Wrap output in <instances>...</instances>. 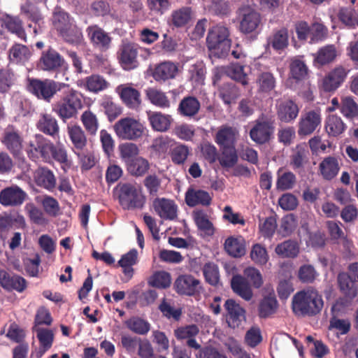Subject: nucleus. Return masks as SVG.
I'll list each match as a JSON object with an SVG mask.
<instances>
[{
	"label": "nucleus",
	"instance_id": "37",
	"mask_svg": "<svg viewBox=\"0 0 358 358\" xmlns=\"http://www.w3.org/2000/svg\"><path fill=\"white\" fill-rule=\"evenodd\" d=\"M73 22V18L61 7L57 6L55 8L52 17V22L58 35Z\"/></svg>",
	"mask_w": 358,
	"mask_h": 358
},
{
	"label": "nucleus",
	"instance_id": "4",
	"mask_svg": "<svg viewBox=\"0 0 358 358\" xmlns=\"http://www.w3.org/2000/svg\"><path fill=\"white\" fill-rule=\"evenodd\" d=\"M237 15L239 32L257 38L262 27V17L260 13L251 7L243 6L238 8Z\"/></svg>",
	"mask_w": 358,
	"mask_h": 358
},
{
	"label": "nucleus",
	"instance_id": "53",
	"mask_svg": "<svg viewBox=\"0 0 358 358\" xmlns=\"http://www.w3.org/2000/svg\"><path fill=\"white\" fill-rule=\"evenodd\" d=\"M341 113L348 119L358 116V104L350 96H343L341 101Z\"/></svg>",
	"mask_w": 358,
	"mask_h": 358
},
{
	"label": "nucleus",
	"instance_id": "27",
	"mask_svg": "<svg viewBox=\"0 0 358 358\" xmlns=\"http://www.w3.org/2000/svg\"><path fill=\"white\" fill-rule=\"evenodd\" d=\"M231 287L234 293L240 296L245 301H250L253 296V292L248 280L241 275L232 277Z\"/></svg>",
	"mask_w": 358,
	"mask_h": 358
},
{
	"label": "nucleus",
	"instance_id": "56",
	"mask_svg": "<svg viewBox=\"0 0 358 358\" xmlns=\"http://www.w3.org/2000/svg\"><path fill=\"white\" fill-rule=\"evenodd\" d=\"M244 67L238 63H232L230 66L226 67L225 73L227 76L241 83L243 86L248 85V78L246 73L243 71Z\"/></svg>",
	"mask_w": 358,
	"mask_h": 358
},
{
	"label": "nucleus",
	"instance_id": "17",
	"mask_svg": "<svg viewBox=\"0 0 358 358\" xmlns=\"http://www.w3.org/2000/svg\"><path fill=\"white\" fill-rule=\"evenodd\" d=\"M201 282L191 275H181L174 282L175 291L180 295L193 296L201 289Z\"/></svg>",
	"mask_w": 358,
	"mask_h": 358
},
{
	"label": "nucleus",
	"instance_id": "57",
	"mask_svg": "<svg viewBox=\"0 0 358 358\" xmlns=\"http://www.w3.org/2000/svg\"><path fill=\"white\" fill-rule=\"evenodd\" d=\"M222 155L219 158L222 167H233L238 162V155L234 145L222 147Z\"/></svg>",
	"mask_w": 358,
	"mask_h": 358
},
{
	"label": "nucleus",
	"instance_id": "7",
	"mask_svg": "<svg viewBox=\"0 0 358 358\" xmlns=\"http://www.w3.org/2000/svg\"><path fill=\"white\" fill-rule=\"evenodd\" d=\"M275 122L271 115H262L250 131L252 141L259 145L268 143L275 131Z\"/></svg>",
	"mask_w": 358,
	"mask_h": 358
},
{
	"label": "nucleus",
	"instance_id": "3",
	"mask_svg": "<svg viewBox=\"0 0 358 358\" xmlns=\"http://www.w3.org/2000/svg\"><path fill=\"white\" fill-rule=\"evenodd\" d=\"M27 81V91L47 103H50L54 96L65 87L64 83L50 78H28Z\"/></svg>",
	"mask_w": 358,
	"mask_h": 358
},
{
	"label": "nucleus",
	"instance_id": "41",
	"mask_svg": "<svg viewBox=\"0 0 358 358\" xmlns=\"http://www.w3.org/2000/svg\"><path fill=\"white\" fill-rule=\"evenodd\" d=\"M320 171L325 180H331L334 178L339 171L338 161L334 157H327L320 164Z\"/></svg>",
	"mask_w": 358,
	"mask_h": 358
},
{
	"label": "nucleus",
	"instance_id": "14",
	"mask_svg": "<svg viewBox=\"0 0 358 358\" xmlns=\"http://www.w3.org/2000/svg\"><path fill=\"white\" fill-rule=\"evenodd\" d=\"M350 70L348 67L337 66L327 74L322 80V89L326 92L336 91L345 82Z\"/></svg>",
	"mask_w": 358,
	"mask_h": 358
},
{
	"label": "nucleus",
	"instance_id": "64",
	"mask_svg": "<svg viewBox=\"0 0 358 358\" xmlns=\"http://www.w3.org/2000/svg\"><path fill=\"white\" fill-rule=\"evenodd\" d=\"M149 283L151 286L158 289H167L170 287L171 275L169 273L166 271L155 272L151 276Z\"/></svg>",
	"mask_w": 358,
	"mask_h": 358
},
{
	"label": "nucleus",
	"instance_id": "45",
	"mask_svg": "<svg viewBox=\"0 0 358 358\" xmlns=\"http://www.w3.org/2000/svg\"><path fill=\"white\" fill-rule=\"evenodd\" d=\"M275 252L282 257L295 258L299 252V246L295 241H285L275 246Z\"/></svg>",
	"mask_w": 358,
	"mask_h": 358
},
{
	"label": "nucleus",
	"instance_id": "33",
	"mask_svg": "<svg viewBox=\"0 0 358 358\" xmlns=\"http://www.w3.org/2000/svg\"><path fill=\"white\" fill-rule=\"evenodd\" d=\"M148 120L153 130L164 132L170 129L172 118L170 115L161 112H149Z\"/></svg>",
	"mask_w": 358,
	"mask_h": 358
},
{
	"label": "nucleus",
	"instance_id": "61",
	"mask_svg": "<svg viewBox=\"0 0 358 358\" xmlns=\"http://www.w3.org/2000/svg\"><path fill=\"white\" fill-rule=\"evenodd\" d=\"M50 163L55 160L62 165L69 166L67 150L62 144L55 145L51 142Z\"/></svg>",
	"mask_w": 358,
	"mask_h": 358
},
{
	"label": "nucleus",
	"instance_id": "23",
	"mask_svg": "<svg viewBox=\"0 0 358 358\" xmlns=\"http://www.w3.org/2000/svg\"><path fill=\"white\" fill-rule=\"evenodd\" d=\"M78 86L92 93L98 94L109 87V83L99 74H92L78 81Z\"/></svg>",
	"mask_w": 358,
	"mask_h": 358
},
{
	"label": "nucleus",
	"instance_id": "20",
	"mask_svg": "<svg viewBox=\"0 0 358 358\" xmlns=\"http://www.w3.org/2000/svg\"><path fill=\"white\" fill-rule=\"evenodd\" d=\"M152 207L158 216L165 220H174L177 218L178 206L171 199L156 198L152 201Z\"/></svg>",
	"mask_w": 358,
	"mask_h": 358
},
{
	"label": "nucleus",
	"instance_id": "43",
	"mask_svg": "<svg viewBox=\"0 0 358 358\" xmlns=\"http://www.w3.org/2000/svg\"><path fill=\"white\" fill-rule=\"evenodd\" d=\"M325 129L329 135L337 136L345 131L347 126L341 117L330 115L327 117Z\"/></svg>",
	"mask_w": 358,
	"mask_h": 358
},
{
	"label": "nucleus",
	"instance_id": "1",
	"mask_svg": "<svg viewBox=\"0 0 358 358\" xmlns=\"http://www.w3.org/2000/svg\"><path fill=\"white\" fill-rule=\"evenodd\" d=\"M324 305L322 295L312 286L295 293L292 301L293 313L298 317L315 316L322 312Z\"/></svg>",
	"mask_w": 358,
	"mask_h": 358
},
{
	"label": "nucleus",
	"instance_id": "28",
	"mask_svg": "<svg viewBox=\"0 0 358 358\" xmlns=\"http://www.w3.org/2000/svg\"><path fill=\"white\" fill-rule=\"evenodd\" d=\"M36 4L37 3L27 0V1L20 6L21 14L27 17V20L35 23L33 28V31L35 34H38L36 24H38L39 27L41 22L43 20L41 10L36 6Z\"/></svg>",
	"mask_w": 358,
	"mask_h": 358
},
{
	"label": "nucleus",
	"instance_id": "46",
	"mask_svg": "<svg viewBox=\"0 0 358 358\" xmlns=\"http://www.w3.org/2000/svg\"><path fill=\"white\" fill-rule=\"evenodd\" d=\"M235 141V131L232 127L228 126L222 127L216 133L215 143L220 147L234 145Z\"/></svg>",
	"mask_w": 358,
	"mask_h": 358
},
{
	"label": "nucleus",
	"instance_id": "26",
	"mask_svg": "<svg viewBox=\"0 0 358 358\" xmlns=\"http://www.w3.org/2000/svg\"><path fill=\"white\" fill-rule=\"evenodd\" d=\"M67 133L73 146V152L84 150L87 146V140L81 127L78 124L68 125Z\"/></svg>",
	"mask_w": 358,
	"mask_h": 358
},
{
	"label": "nucleus",
	"instance_id": "10",
	"mask_svg": "<svg viewBox=\"0 0 358 358\" xmlns=\"http://www.w3.org/2000/svg\"><path fill=\"white\" fill-rule=\"evenodd\" d=\"M66 64L64 58L52 46L43 50L38 61L37 66L43 71L54 73L59 71Z\"/></svg>",
	"mask_w": 358,
	"mask_h": 358
},
{
	"label": "nucleus",
	"instance_id": "50",
	"mask_svg": "<svg viewBox=\"0 0 358 358\" xmlns=\"http://www.w3.org/2000/svg\"><path fill=\"white\" fill-rule=\"evenodd\" d=\"M191 154V148L188 145L179 144L170 150V158L173 164L182 165Z\"/></svg>",
	"mask_w": 358,
	"mask_h": 358
},
{
	"label": "nucleus",
	"instance_id": "25",
	"mask_svg": "<svg viewBox=\"0 0 358 358\" xmlns=\"http://www.w3.org/2000/svg\"><path fill=\"white\" fill-rule=\"evenodd\" d=\"M1 27L7 29L8 31L15 34L22 40L27 41V34L23 26L22 20L18 16H13L3 13Z\"/></svg>",
	"mask_w": 358,
	"mask_h": 358
},
{
	"label": "nucleus",
	"instance_id": "31",
	"mask_svg": "<svg viewBox=\"0 0 358 358\" xmlns=\"http://www.w3.org/2000/svg\"><path fill=\"white\" fill-rule=\"evenodd\" d=\"M201 109V103L197 98L186 96L179 103L178 112L182 116L192 117L196 115Z\"/></svg>",
	"mask_w": 358,
	"mask_h": 358
},
{
	"label": "nucleus",
	"instance_id": "54",
	"mask_svg": "<svg viewBox=\"0 0 358 358\" xmlns=\"http://www.w3.org/2000/svg\"><path fill=\"white\" fill-rule=\"evenodd\" d=\"M127 328L138 335H145L150 331V323L139 317H133L126 322Z\"/></svg>",
	"mask_w": 358,
	"mask_h": 358
},
{
	"label": "nucleus",
	"instance_id": "11",
	"mask_svg": "<svg viewBox=\"0 0 358 358\" xmlns=\"http://www.w3.org/2000/svg\"><path fill=\"white\" fill-rule=\"evenodd\" d=\"M139 48L134 43H123L117 52V59L120 66L125 71L134 70L138 66Z\"/></svg>",
	"mask_w": 358,
	"mask_h": 358
},
{
	"label": "nucleus",
	"instance_id": "59",
	"mask_svg": "<svg viewBox=\"0 0 358 358\" xmlns=\"http://www.w3.org/2000/svg\"><path fill=\"white\" fill-rule=\"evenodd\" d=\"M277 189L287 190L292 189L296 184V175L292 171H285L280 173V169L277 172Z\"/></svg>",
	"mask_w": 358,
	"mask_h": 358
},
{
	"label": "nucleus",
	"instance_id": "5",
	"mask_svg": "<svg viewBox=\"0 0 358 358\" xmlns=\"http://www.w3.org/2000/svg\"><path fill=\"white\" fill-rule=\"evenodd\" d=\"M115 134L123 141H136L145 132V127L134 117H125L117 120L113 126Z\"/></svg>",
	"mask_w": 358,
	"mask_h": 358
},
{
	"label": "nucleus",
	"instance_id": "55",
	"mask_svg": "<svg viewBox=\"0 0 358 358\" xmlns=\"http://www.w3.org/2000/svg\"><path fill=\"white\" fill-rule=\"evenodd\" d=\"M194 222L197 227L206 232V235L212 236L214 233L213 223L208 220L206 213L202 210L193 212Z\"/></svg>",
	"mask_w": 358,
	"mask_h": 358
},
{
	"label": "nucleus",
	"instance_id": "13",
	"mask_svg": "<svg viewBox=\"0 0 358 358\" xmlns=\"http://www.w3.org/2000/svg\"><path fill=\"white\" fill-rule=\"evenodd\" d=\"M1 143L13 156H18L23 149V137L20 131L13 126L6 127L1 137Z\"/></svg>",
	"mask_w": 358,
	"mask_h": 358
},
{
	"label": "nucleus",
	"instance_id": "9",
	"mask_svg": "<svg viewBox=\"0 0 358 358\" xmlns=\"http://www.w3.org/2000/svg\"><path fill=\"white\" fill-rule=\"evenodd\" d=\"M51 141L42 134H36L27 147V155L34 162L50 163Z\"/></svg>",
	"mask_w": 358,
	"mask_h": 358
},
{
	"label": "nucleus",
	"instance_id": "12",
	"mask_svg": "<svg viewBox=\"0 0 358 358\" xmlns=\"http://www.w3.org/2000/svg\"><path fill=\"white\" fill-rule=\"evenodd\" d=\"M85 31L94 49L100 52H106L111 47L113 38L98 24L88 26Z\"/></svg>",
	"mask_w": 358,
	"mask_h": 358
},
{
	"label": "nucleus",
	"instance_id": "49",
	"mask_svg": "<svg viewBox=\"0 0 358 358\" xmlns=\"http://www.w3.org/2000/svg\"><path fill=\"white\" fill-rule=\"evenodd\" d=\"M126 165L127 171L134 177H141L150 169L148 161L142 157H136L134 160L129 161Z\"/></svg>",
	"mask_w": 358,
	"mask_h": 358
},
{
	"label": "nucleus",
	"instance_id": "18",
	"mask_svg": "<svg viewBox=\"0 0 358 358\" xmlns=\"http://www.w3.org/2000/svg\"><path fill=\"white\" fill-rule=\"evenodd\" d=\"M224 308L226 311V320L229 327L235 329L241 325L245 319V311L234 299H229L224 301Z\"/></svg>",
	"mask_w": 358,
	"mask_h": 358
},
{
	"label": "nucleus",
	"instance_id": "36",
	"mask_svg": "<svg viewBox=\"0 0 358 358\" xmlns=\"http://www.w3.org/2000/svg\"><path fill=\"white\" fill-rule=\"evenodd\" d=\"M193 16V11L189 6H182L174 10L170 16V23L176 27L186 25Z\"/></svg>",
	"mask_w": 358,
	"mask_h": 358
},
{
	"label": "nucleus",
	"instance_id": "48",
	"mask_svg": "<svg viewBox=\"0 0 358 358\" xmlns=\"http://www.w3.org/2000/svg\"><path fill=\"white\" fill-rule=\"evenodd\" d=\"M219 95L224 104L230 105L232 101L240 95V91L236 84L232 82H227L220 86Z\"/></svg>",
	"mask_w": 358,
	"mask_h": 358
},
{
	"label": "nucleus",
	"instance_id": "8",
	"mask_svg": "<svg viewBox=\"0 0 358 358\" xmlns=\"http://www.w3.org/2000/svg\"><path fill=\"white\" fill-rule=\"evenodd\" d=\"M229 31L224 25H217L210 30L206 37L207 47L215 54L227 53L230 47Z\"/></svg>",
	"mask_w": 358,
	"mask_h": 358
},
{
	"label": "nucleus",
	"instance_id": "6",
	"mask_svg": "<svg viewBox=\"0 0 358 358\" xmlns=\"http://www.w3.org/2000/svg\"><path fill=\"white\" fill-rule=\"evenodd\" d=\"M120 204L125 209L141 208L145 203V197L131 183H119L116 187Z\"/></svg>",
	"mask_w": 358,
	"mask_h": 358
},
{
	"label": "nucleus",
	"instance_id": "35",
	"mask_svg": "<svg viewBox=\"0 0 358 358\" xmlns=\"http://www.w3.org/2000/svg\"><path fill=\"white\" fill-rule=\"evenodd\" d=\"M290 78L295 83L304 81L308 77V69L305 62L299 58H294L289 64Z\"/></svg>",
	"mask_w": 358,
	"mask_h": 358
},
{
	"label": "nucleus",
	"instance_id": "39",
	"mask_svg": "<svg viewBox=\"0 0 358 358\" xmlns=\"http://www.w3.org/2000/svg\"><path fill=\"white\" fill-rule=\"evenodd\" d=\"M31 56V52L26 45L14 43L8 50V58L14 63H24Z\"/></svg>",
	"mask_w": 358,
	"mask_h": 358
},
{
	"label": "nucleus",
	"instance_id": "24",
	"mask_svg": "<svg viewBox=\"0 0 358 358\" xmlns=\"http://www.w3.org/2000/svg\"><path fill=\"white\" fill-rule=\"evenodd\" d=\"M34 180L36 185L48 191L56 187L57 180L52 171L47 167H39L34 172Z\"/></svg>",
	"mask_w": 358,
	"mask_h": 358
},
{
	"label": "nucleus",
	"instance_id": "21",
	"mask_svg": "<svg viewBox=\"0 0 358 358\" xmlns=\"http://www.w3.org/2000/svg\"><path fill=\"white\" fill-rule=\"evenodd\" d=\"M122 103L129 109L137 110L141 105V93L136 89L121 84L116 89Z\"/></svg>",
	"mask_w": 358,
	"mask_h": 358
},
{
	"label": "nucleus",
	"instance_id": "52",
	"mask_svg": "<svg viewBox=\"0 0 358 358\" xmlns=\"http://www.w3.org/2000/svg\"><path fill=\"white\" fill-rule=\"evenodd\" d=\"M268 44L275 51H280L285 49L289 44L288 31L286 28L275 31L268 39Z\"/></svg>",
	"mask_w": 358,
	"mask_h": 358
},
{
	"label": "nucleus",
	"instance_id": "44",
	"mask_svg": "<svg viewBox=\"0 0 358 358\" xmlns=\"http://www.w3.org/2000/svg\"><path fill=\"white\" fill-rule=\"evenodd\" d=\"M80 120L88 134L92 136L96 134L99 130V119L95 113L90 109L85 110L81 114Z\"/></svg>",
	"mask_w": 358,
	"mask_h": 358
},
{
	"label": "nucleus",
	"instance_id": "2",
	"mask_svg": "<svg viewBox=\"0 0 358 358\" xmlns=\"http://www.w3.org/2000/svg\"><path fill=\"white\" fill-rule=\"evenodd\" d=\"M83 106V94L77 90L71 89L52 105V111L63 122H66L67 120L76 117Z\"/></svg>",
	"mask_w": 358,
	"mask_h": 358
},
{
	"label": "nucleus",
	"instance_id": "30",
	"mask_svg": "<svg viewBox=\"0 0 358 358\" xmlns=\"http://www.w3.org/2000/svg\"><path fill=\"white\" fill-rule=\"evenodd\" d=\"M178 72V67L171 62L157 64L152 71V77L157 81H166L173 78Z\"/></svg>",
	"mask_w": 358,
	"mask_h": 358
},
{
	"label": "nucleus",
	"instance_id": "34",
	"mask_svg": "<svg viewBox=\"0 0 358 358\" xmlns=\"http://www.w3.org/2000/svg\"><path fill=\"white\" fill-rule=\"evenodd\" d=\"M62 39L71 45H79L83 41L82 29L73 22L59 34Z\"/></svg>",
	"mask_w": 358,
	"mask_h": 358
},
{
	"label": "nucleus",
	"instance_id": "51",
	"mask_svg": "<svg viewBox=\"0 0 358 358\" xmlns=\"http://www.w3.org/2000/svg\"><path fill=\"white\" fill-rule=\"evenodd\" d=\"M278 310V300L275 297L266 296L259 303V316L266 318L276 313Z\"/></svg>",
	"mask_w": 358,
	"mask_h": 358
},
{
	"label": "nucleus",
	"instance_id": "63",
	"mask_svg": "<svg viewBox=\"0 0 358 358\" xmlns=\"http://www.w3.org/2000/svg\"><path fill=\"white\" fill-rule=\"evenodd\" d=\"M203 272L206 281L211 285H217L220 281L218 266L213 262L205 264Z\"/></svg>",
	"mask_w": 358,
	"mask_h": 358
},
{
	"label": "nucleus",
	"instance_id": "38",
	"mask_svg": "<svg viewBox=\"0 0 358 358\" xmlns=\"http://www.w3.org/2000/svg\"><path fill=\"white\" fill-rule=\"evenodd\" d=\"M226 252L233 257H241L245 253L244 240L233 236L227 238L224 243Z\"/></svg>",
	"mask_w": 358,
	"mask_h": 358
},
{
	"label": "nucleus",
	"instance_id": "22",
	"mask_svg": "<svg viewBox=\"0 0 358 358\" xmlns=\"http://www.w3.org/2000/svg\"><path fill=\"white\" fill-rule=\"evenodd\" d=\"M275 109L278 119L284 123L293 122L299 112L297 104L292 99L280 101L275 106Z\"/></svg>",
	"mask_w": 358,
	"mask_h": 358
},
{
	"label": "nucleus",
	"instance_id": "58",
	"mask_svg": "<svg viewBox=\"0 0 358 358\" xmlns=\"http://www.w3.org/2000/svg\"><path fill=\"white\" fill-rule=\"evenodd\" d=\"M338 18L350 27L358 26V15L352 7H342L337 14Z\"/></svg>",
	"mask_w": 358,
	"mask_h": 358
},
{
	"label": "nucleus",
	"instance_id": "62",
	"mask_svg": "<svg viewBox=\"0 0 358 358\" xmlns=\"http://www.w3.org/2000/svg\"><path fill=\"white\" fill-rule=\"evenodd\" d=\"M337 52L334 45H327L320 48L315 57V61L320 64H326L334 61L336 57Z\"/></svg>",
	"mask_w": 358,
	"mask_h": 358
},
{
	"label": "nucleus",
	"instance_id": "40",
	"mask_svg": "<svg viewBox=\"0 0 358 358\" xmlns=\"http://www.w3.org/2000/svg\"><path fill=\"white\" fill-rule=\"evenodd\" d=\"M338 282L341 291L349 299H352L357 295V289L354 280L349 274L343 273L338 275Z\"/></svg>",
	"mask_w": 358,
	"mask_h": 358
},
{
	"label": "nucleus",
	"instance_id": "16",
	"mask_svg": "<svg viewBox=\"0 0 358 358\" xmlns=\"http://www.w3.org/2000/svg\"><path fill=\"white\" fill-rule=\"evenodd\" d=\"M0 285L6 291L22 293L27 289V281L19 275L0 268Z\"/></svg>",
	"mask_w": 358,
	"mask_h": 358
},
{
	"label": "nucleus",
	"instance_id": "19",
	"mask_svg": "<svg viewBox=\"0 0 358 358\" xmlns=\"http://www.w3.org/2000/svg\"><path fill=\"white\" fill-rule=\"evenodd\" d=\"M320 124V113L317 110L308 111L301 115L298 123V134L299 136L310 135Z\"/></svg>",
	"mask_w": 358,
	"mask_h": 358
},
{
	"label": "nucleus",
	"instance_id": "29",
	"mask_svg": "<svg viewBox=\"0 0 358 358\" xmlns=\"http://www.w3.org/2000/svg\"><path fill=\"white\" fill-rule=\"evenodd\" d=\"M37 129L46 135L53 138L59 136V127L57 120L50 114L45 113L41 115L36 124Z\"/></svg>",
	"mask_w": 358,
	"mask_h": 358
},
{
	"label": "nucleus",
	"instance_id": "47",
	"mask_svg": "<svg viewBox=\"0 0 358 358\" xmlns=\"http://www.w3.org/2000/svg\"><path fill=\"white\" fill-rule=\"evenodd\" d=\"M257 84L259 92L268 93L275 88L276 78L271 72H262L257 76Z\"/></svg>",
	"mask_w": 358,
	"mask_h": 358
},
{
	"label": "nucleus",
	"instance_id": "32",
	"mask_svg": "<svg viewBox=\"0 0 358 358\" xmlns=\"http://www.w3.org/2000/svg\"><path fill=\"white\" fill-rule=\"evenodd\" d=\"M186 204L190 207L201 204L209 206L212 199L208 192L203 189H187L185 195Z\"/></svg>",
	"mask_w": 358,
	"mask_h": 358
},
{
	"label": "nucleus",
	"instance_id": "60",
	"mask_svg": "<svg viewBox=\"0 0 358 358\" xmlns=\"http://www.w3.org/2000/svg\"><path fill=\"white\" fill-rule=\"evenodd\" d=\"M15 76L10 69H0V94L9 92L15 85Z\"/></svg>",
	"mask_w": 358,
	"mask_h": 358
},
{
	"label": "nucleus",
	"instance_id": "15",
	"mask_svg": "<svg viewBox=\"0 0 358 358\" xmlns=\"http://www.w3.org/2000/svg\"><path fill=\"white\" fill-rule=\"evenodd\" d=\"M27 198V193L17 185H11L0 191V203L3 206H21Z\"/></svg>",
	"mask_w": 358,
	"mask_h": 358
},
{
	"label": "nucleus",
	"instance_id": "42",
	"mask_svg": "<svg viewBox=\"0 0 358 358\" xmlns=\"http://www.w3.org/2000/svg\"><path fill=\"white\" fill-rule=\"evenodd\" d=\"M148 99L153 105L160 108H170V99L165 92L152 87L145 90Z\"/></svg>",
	"mask_w": 358,
	"mask_h": 358
}]
</instances>
